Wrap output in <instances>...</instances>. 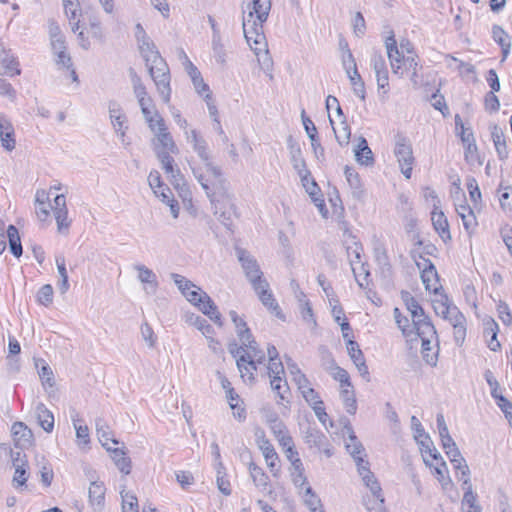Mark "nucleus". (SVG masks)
<instances>
[{
    "label": "nucleus",
    "instance_id": "1",
    "mask_svg": "<svg viewBox=\"0 0 512 512\" xmlns=\"http://www.w3.org/2000/svg\"><path fill=\"white\" fill-rule=\"evenodd\" d=\"M272 2H248L243 9V32L250 48L256 55L267 57L268 49L263 32V23L267 20Z\"/></svg>",
    "mask_w": 512,
    "mask_h": 512
},
{
    "label": "nucleus",
    "instance_id": "2",
    "mask_svg": "<svg viewBox=\"0 0 512 512\" xmlns=\"http://www.w3.org/2000/svg\"><path fill=\"white\" fill-rule=\"evenodd\" d=\"M193 175L205 191L211 205H231L233 193L230 183L224 177L220 167H210L207 172L201 169H193Z\"/></svg>",
    "mask_w": 512,
    "mask_h": 512
},
{
    "label": "nucleus",
    "instance_id": "3",
    "mask_svg": "<svg viewBox=\"0 0 512 512\" xmlns=\"http://www.w3.org/2000/svg\"><path fill=\"white\" fill-rule=\"evenodd\" d=\"M385 46L394 74L403 76L405 72L418 70L417 56L410 49L409 43L401 44L399 50L394 35H391L386 39Z\"/></svg>",
    "mask_w": 512,
    "mask_h": 512
},
{
    "label": "nucleus",
    "instance_id": "4",
    "mask_svg": "<svg viewBox=\"0 0 512 512\" xmlns=\"http://www.w3.org/2000/svg\"><path fill=\"white\" fill-rule=\"evenodd\" d=\"M171 278L190 303L197 306L207 316L214 313L216 305L206 292L180 274L172 273Z\"/></svg>",
    "mask_w": 512,
    "mask_h": 512
},
{
    "label": "nucleus",
    "instance_id": "5",
    "mask_svg": "<svg viewBox=\"0 0 512 512\" xmlns=\"http://www.w3.org/2000/svg\"><path fill=\"white\" fill-rule=\"evenodd\" d=\"M64 9L74 32L86 25L99 29V21L90 2H66Z\"/></svg>",
    "mask_w": 512,
    "mask_h": 512
},
{
    "label": "nucleus",
    "instance_id": "6",
    "mask_svg": "<svg viewBox=\"0 0 512 512\" xmlns=\"http://www.w3.org/2000/svg\"><path fill=\"white\" fill-rule=\"evenodd\" d=\"M152 80L155 83L157 91L159 92L162 100L169 103L171 98V76L169 67L165 60H158L157 63L146 66Z\"/></svg>",
    "mask_w": 512,
    "mask_h": 512
},
{
    "label": "nucleus",
    "instance_id": "7",
    "mask_svg": "<svg viewBox=\"0 0 512 512\" xmlns=\"http://www.w3.org/2000/svg\"><path fill=\"white\" fill-rule=\"evenodd\" d=\"M235 253L252 288L266 280L256 258L249 251L236 247Z\"/></svg>",
    "mask_w": 512,
    "mask_h": 512
},
{
    "label": "nucleus",
    "instance_id": "8",
    "mask_svg": "<svg viewBox=\"0 0 512 512\" xmlns=\"http://www.w3.org/2000/svg\"><path fill=\"white\" fill-rule=\"evenodd\" d=\"M402 174L410 179L413 169L414 157L412 147L405 137H398L394 149Z\"/></svg>",
    "mask_w": 512,
    "mask_h": 512
},
{
    "label": "nucleus",
    "instance_id": "9",
    "mask_svg": "<svg viewBox=\"0 0 512 512\" xmlns=\"http://www.w3.org/2000/svg\"><path fill=\"white\" fill-rule=\"evenodd\" d=\"M287 144L293 168L297 171L303 186H306L305 181L311 177V173L306 166L304 158L302 157L301 147L291 136L288 138Z\"/></svg>",
    "mask_w": 512,
    "mask_h": 512
},
{
    "label": "nucleus",
    "instance_id": "10",
    "mask_svg": "<svg viewBox=\"0 0 512 512\" xmlns=\"http://www.w3.org/2000/svg\"><path fill=\"white\" fill-rule=\"evenodd\" d=\"M424 263L416 262L418 268L421 270V279L425 289L438 294L441 288L437 270L434 264L429 259H423Z\"/></svg>",
    "mask_w": 512,
    "mask_h": 512
},
{
    "label": "nucleus",
    "instance_id": "11",
    "mask_svg": "<svg viewBox=\"0 0 512 512\" xmlns=\"http://www.w3.org/2000/svg\"><path fill=\"white\" fill-rule=\"evenodd\" d=\"M253 290L257 294L261 303L272 313H274L278 318L283 319V314L281 309L276 302L273 293L270 290L269 283L267 280L260 282V284L253 287Z\"/></svg>",
    "mask_w": 512,
    "mask_h": 512
},
{
    "label": "nucleus",
    "instance_id": "12",
    "mask_svg": "<svg viewBox=\"0 0 512 512\" xmlns=\"http://www.w3.org/2000/svg\"><path fill=\"white\" fill-rule=\"evenodd\" d=\"M431 221L435 231L439 234L444 242L451 240V234L449 230V223L440 207L434 203L433 211L431 212Z\"/></svg>",
    "mask_w": 512,
    "mask_h": 512
},
{
    "label": "nucleus",
    "instance_id": "13",
    "mask_svg": "<svg viewBox=\"0 0 512 512\" xmlns=\"http://www.w3.org/2000/svg\"><path fill=\"white\" fill-rule=\"evenodd\" d=\"M12 464L15 468L12 484L15 488H20L26 484L27 481V461L24 459L25 455L21 452H12Z\"/></svg>",
    "mask_w": 512,
    "mask_h": 512
},
{
    "label": "nucleus",
    "instance_id": "14",
    "mask_svg": "<svg viewBox=\"0 0 512 512\" xmlns=\"http://www.w3.org/2000/svg\"><path fill=\"white\" fill-rule=\"evenodd\" d=\"M0 62L3 68V75L14 77L21 74V69L19 68V61L17 58L11 53L10 50H7L3 43L0 41Z\"/></svg>",
    "mask_w": 512,
    "mask_h": 512
},
{
    "label": "nucleus",
    "instance_id": "15",
    "mask_svg": "<svg viewBox=\"0 0 512 512\" xmlns=\"http://www.w3.org/2000/svg\"><path fill=\"white\" fill-rule=\"evenodd\" d=\"M134 269L138 272L139 281L145 284L144 291L147 294L154 295L159 286L156 274L142 264L135 265Z\"/></svg>",
    "mask_w": 512,
    "mask_h": 512
},
{
    "label": "nucleus",
    "instance_id": "16",
    "mask_svg": "<svg viewBox=\"0 0 512 512\" xmlns=\"http://www.w3.org/2000/svg\"><path fill=\"white\" fill-rule=\"evenodd\" d=\"M157 129L153 131L158 139V142L162 146L160 151H168L171 153L177 152V147L172 139V136L167 131L164 120L160 115H156Z\"/></svg>",
    "mask_w": 512,
    "mask_h": 512
},
{
    "label": "nucleus",
    "instance_id": "17",
    "mask_svg": "<svg viewBox=\"0 0 512 512\" xmlns=\"http://www.w3.org/2000/svg\"><path fill=\"white\" fill-rule=\"evenodd\" d=\"M0 140L7 151H12L15 148L14 127L10 119L3 114L0 115Z\"/></svg>",
    "mask_w": 512,
    "mask_h": 512
},
{
    "label": "nucleus",
    "instance_id": "18",
    "mask_svg": "<svg viewBox=\"0 0 512 512\" xmlns=\"http://www.w3.org/2000/svg\"><path fill=\"white\" fill-rule=\"evenodd\" d=\"M213 214L218 221L230 232H233V216L236 212V207L232 202L231 205H213Z\"/></svg>",
    "mask_w": 512,
    "mask_h": 512
},
{
    "label": "nucleus",
    "instance_id": "19",
    "mask_svg": "<svg viewBox=\"0 0 512 512\" xmlns=\"http://www.w3.org/2000/svg\"><path fill=\"white\" fill-rule=\"evenodd\" d=\"M259 447L262 451L270 472L274 477H278L280 473V467L277 464L279 461V456L276 453L273 445L268 440H263Z\"/></svg>",
    "mask_w": 512,
    "mask_h": 512
},
{
    "label": "nucleus",
    "instance_id": "20",
    "mask_svg": "<svg viewBox=\"0 0 512 512\" xmlns=\"http://www.w3.org/2000/svg\"><path fill=\"white\" fill-rule=\"evenodd\" d=\"M171 152L168 151H157V158L162 164V168L166 174L170 175L172 178V184L175 187L179 186V180H182V175L179 169H175L173 166L174 159L170 156Z\"/></svg>",
    "mask_w": 512,
    "mask_h": 512
},
{
    "label": "nucleus",
    "instance_id": "21",
    "mask_svg": "<svg viewBox=\"0 0 512 512\" xmlns=\"http://www.w3.org/2000/svg\"><path fill=\"white\" fill-rule=\"evenodd\" d=\"M105 491L106 489L102 482L91 481L88 490V496L89 502L95 510H101L103 508L105 500Z\"/></svg>",
    "mask_w": 512,
    "mask_h": 512
},
{
    "label": "nucleus",
    "instance_id": "22",
    "mask_svg": "<svg viewBox=\"0 0 512 512\" xmlns=\"http://www.w3.org/2000/svg\"><path fill=\"white\" fill-rule=\"evenodd\" d=\"M193 150L197 153L198 157L201 159L202 164L197 166H192L191 169H201L202 171L207 172L208 168L216 167L211 161L210 152L208 150V145L206 140L203 138L201 140H197V143L194 144Z\"/></svg>",
    "mask_w": 512,
    "mask_h": 512
},
{
    "label": "nucleus",
    "instance_id": "23",
    "mask_svg": "<svg viewBox=\"0 0 512 512\" xmlns=\"http://www.w3.org/2000/svg\"><path fill=\"white\" fill-rule=\"evenodd\" d=\"M492 37L493 40L500 45L501 47V62H504L511 49V37L504 31V29L499 25H494L492 27Z\"/></svg>",
    "mask_w": 512,
    "mask_h": 512
},
{
    "label": "nucleus",
    "instance_id": "24",
    "mask_svg": "<svg viewBox=\"0 0 512 512\" xmlns=\"http://www.w3.org/2000/svg\"><path fill=\"white\" fill-rule=\"evenodd\" d=\"M236 364L244 382H248L250 384L254 383V374L257 371V364H255V360H248L246 355H240L239 358L236 359Z\"/></svg>",
    "mask_w": 512,
    "mask_h": 512
},
{
    "label": "nucleus",
    "instance_id": "25",
    "mask_svg": "<svg viewBox=\"0 0 512 512\" xmlns=\"http://www.w3.org/2000/svg\"><path fill=\"white\" fill-rule=\"evenodd\" d=\"M107 450L111 453V458L120 472L125 475L130 474L132 463L131 459L126 456L125 450L123 448L112 449L110 447H107Z\"/></svg>",
    "mask_w": 512,
    "mask_h": 512
},
{
    "label": "nucleus",
    "instance_id": "26",
    "mask_svg": "<svg viewBox=\"0 0 512 512\" xmlns=\"http://www.w3.org/2000/svg\"><path fill=\"white\" fill-rule=\"evenodd\" d=\"M326 435L316 427H308L304 431V441L310 448L321 450L327 444Z\"/></svg>",
    "mask_w": 512,
    "mask_h": 512
},
{
    "label": "nucleus",
    "instance_id": "27",
    "mask_svg": "<svg viewBox=\"0 0 512 512\" xmlns=\"http://www.w3.org/2000/svg\"><path fill=\"white\" fill-rule=\"evenodd\" d=\"M416 442H417V444H419L421 446L423 460L426 465H428L429 467L433 466L432 463H430V461L428 460V458L426 456H424V454H427L429 457H431L435 461H438L439 459H441L440 453L435 448V446L428 434L425 435L424 437L420 438Z\"/></svg>",
    "mask_w": 512,
    "mask_h": 512
},
{
    "label": "nucleus",
    "instance_id": "28",
    "mask_svg": "<svg viewBox=\"0 0 512 512\" xmlns=\"http://www.w3.org/2000/svg\"><path fill=\"white\" fill-rule=\"evenodd\" d=\"M491 137H492L496 152L498 154V157L501 160L506 159L508 157V151H507L505 136H504L502 129L497 125H493L491 128Z\"/></svg>",
    "mask_w": 512,
    "mask_h": 512
},
{
    "label": "nucleus",
    "instance_id": "29",
    "mask_svg": "<svg viewBox=\"0 0 512 512\" xmlns=\"http://www.w3.org/2000/svg\"><path fill=\"white\" fill-rule=\"evenodd\" d=\"M356 161L363 165H372L374 158L367 140L364 137L359 138V143L354 150Z\"/></svg>",
    "mask_w": 512,
    "mask_h": 512
},
{
    "label": "nucleus",
    "instance_id": "30",
    "mask_svg": "<svg viewBox=\"0 0 512 512\" xmlns=\"http://www.w3.org/2000/svg\"><path fill=\"white\" fill-rule=\"evenodd\" d=\"M95 426L98 439L104 447H108L109 441L113 444H118V441L112 437L109 425L102 417L95 420Z\"/></svg>",
    "mask_w": 512,
    "mask_h": 512
},
{
    "label": "nucleus",
    "instance_id": "31",
    "mask_svg": "<svg viewBox=\"0 0 512 512\" xmlns=\"http://www.w3.org/2000/svg\"><path fill=\"white\" fill-rule=\"evenodd\" d=\"M340 397L342 399L346 412L350 415H354L357 410V401L352 384L350 386L341 387Z\"/></svg>",
    "mask_w": 512,
    "mask_h": 512
},
{
    "label": "nucleus",
    "instance_id": "32",
    "mask_svg": "<svg viewBox=\"0 0 512 512\" xmlns=\"http://www.w3.org/2000/svg\"><path fill=\"white\" fill-rule=\"evenodd\" d=\"M36 415L39 425L46 432H51L54 428V417L53 414L46 408L42 403L36 406Z\"/></svg>",
    "mask_w": 512,
    "mask_h": 512
},
{
    "label": "nucleus",
    "instance_id": "33",
    "mask_svg": "<svg viewBox=\"0 0 512 512\" xmlns=\"http://www.w3.org/2000/svg\"><path fill=\"white\" fill-rule=\"evenodd\" d=\"M229 315L236 327L237 335L241 343L252 341V334L250 329L247 327L246 322L235 311H230Z\"/></svg>",
    "mask_w": 512,
    "mask_h": 512
},
{
    "label": "nucleus",
    "instance_id": "34",
    "mask_svg": "<svg viewBox=\"0 0 512 512\" xmlns=\"http://www.w3.org/2000/svg\"><path fill=\"white\" fill-rule=\"evenodd\" d=\"M438 297L433 300V308L437 315L445 318L449 313L455 308L454 305L450 303L448 296L444 293L438 292Z\"/></svg>",
    "mask_w": 512,
    "mask_h": 512
},
{
    "label": "nucleus",
    "instance_id": "35",
    "mask_svg": "<svg viewBox=\"0 0 512 512\" xmlns=\"http://www.w3.org/2000/svg\"><path fill=\"white\" fill-rule=\"evenodd\" d=\"M248 468L250 476L255 486L265 490L269 483L268 475L264 472V470L261 467L257 466L254 462H250Z\"/></svg>",
    "mask_w": 512,
    "mask_h": 512
},
{
    "label": "nucleus",
    "instance_id": "36",
    "mask_svg": "<svg viewBox=\"0 0 512 512\" xmlns=\"http://www.w3.org/2000/svg\"><path fill=\"white\" fill-rule=\"evenodd\" d=\"M7 238L11 253L19 258L22 255V245L18 229L14 225H9L7 228Z\"/></svg>",
    "mask_w": 512,
    "mask_h": 512
},
{
    "label": "nucleus",
    "instance_id": "37",
    "mask_svg": "<svg viewBox=\"0 0 512 512\" xmlns=\"http://www.w3.org/2000/svg\"><path fill=\"white\" fill-rule=\"evenodd\" d=\"M244 347H246L249 351H246L243 355H246L248 360H255V364L264 363L266 357L262 350L259 349L256 341L252 337V341H246V343H242Z\"/></svg>",
    "mask_w": 512,
    "mask_h": 512
},
{
    "label": "nucleus",
    "instance_id": "38",
    "mask_svg": "<svg viewBox=\"0 0 512 512\" xmlns=\"http://www.w3.org/2000/svg\"><path fill=\"white\" fill-rule=\"evenodd\" d=\"M363 252L362 245L352 237L351 244H347L346 253L351 267L361 264V255Z\"/></svg>",
    "mask_w": 512,
    "mask_h": 512
},
{
    "label": "nucleus",
    "instance_id": "39",
    "mask_svg": "<svg viewBox=\"0 0 512 512\" xmlns=\"http://www.w3.org/2000/svg\"><path fill=\"white\" fill-rule=\"evenodd\" d=\"M497 332H498V324L490 319L485 324V336H490V340H488V347L492 351H497L500 348V342L497 340Z\"/></svg>",
    "mask_w": 512,
    "mask_h": 512
},
{
    "label": "nucleus",
    "instance_id": "40",
    "mask_svg": "<svg viewBox=\"0 0 512 512\" xmlns=\"http://www.w3.org/2000/svg\"><path fill=\"white\" fill-rule=\"evenodd\" d=\"M349 80H350V83L353 87V92L355 93V95H357L359 98H361L362 100L365 99V83L361 77V75L359 74L357 68H355V70H352L351 72H349V74H347Z\"/></svg>",
    "mask_w": 512,
    "mask_h": 512
},
{
    "label": "nucleus",
    "instance_id": "41",
    "mask_svg": "<svg viewBox=\"0 0 512 512\" xmlns=\"http://www.w3.org/2000/svg\"><path fill=\"white\" fill-rule=\"evenodd\" d=\"M287 368L292 376L293 381L298 386V389L305 388V386L310 383L308 378L305 376V374L302 373L298 365L291 361V359H288L287 361Z\"/></svg>",
    "mask_w": 512,
    "mask_h": 512
},
{
    "label": "nucleus",
    "instance_id": "42",
    "mask_svg": "<svg viewBox=\"0 0 512 512\" xmlns=\"http://www.w3.org/2000/svg\"><path fill=\"white\" fill-rule=\"evenodd\" d=\"M216 471H217L216 482H217L218 489L224 495L229 496L231 494V487H230L229 480L226 478L225 467H224L222 461L218 462V467H216Z\"/></svg>",
    "mask_w": 512,
    "mask_h": 512
},
{
    "label": "nucleus",
    "instance_id": "43",
    "mask_svg": "<svg viewBox=\"0 0 512 512\" xmlns=\"http://www.w3.org/2000/svg\"><path fill=\"white\" fill-rule=\"evenodd\" d=\"M57 270L60 275V282L58 288L62 294H65L69 289L68 273L66 270L65 259L62 256L56 257Z\"/></svg>",
    "mask_w": 512,
    "mask_h": 512
},
{
    "label": "nucleus",
    "instance_id": "44",
    "mask_svg": "<svg viewBox=\"0 0 512 512\" xmlns=\"http://www.w3.org/2000/svg\"><path fill=\"white\" fill-rule=\"evenodd\" d=\"M57 223V231L60 234H67L71 225V220L68 219V209H60L53 211Z\"/></svg>",
    "mask_w": 512,
    "mask_h": 512
},
{
    "label": "nucleus",
    "instance_id": "45",
    "mask_svg": "<svg viewBox=\"0 0 512 512\" xmlns=\"http://www.w3.org/2000/svg\"><path fill=\"white\" fill-rule=\"evenodd\" d=\"M270 386L274 392L283 400L285 393L288 391L287 381L285 375L270 376Z\"/></svg>",
    "mask_w": 512,
    "mask_h": 512
},
{
    "label": "nucleus",
    "instance_id": "46",
    "mask_svg": "<svg viewBox=\"0 0 512 512\" xmlns=\"http://www.w3.org/2000/svg\"><path fill=\"white\" fill-rule=\"evenodd\" d=\"M122 498V512H139L138 500L132 493L125 491L120 492Z\"/></svg>",
    "mask_w": 512,
    "mask_h": 512
},
{
    "label": "nucleus",
    "instance_id": "47",
    "mask_svg": "<svg viewBox=\"0 0 512 512\" xmlns=\"http://www.w3.org/2000/svg\"><path fill=\"white\" fill-rule=\"evenodd\" d=\"M346 449L353 459L366 456L363 445L357 440V437L351 431L349 442L346 444Z\"/></svg>",
    "mask_w": 512,
    "mask_h": 512
},
{
    "label": "nucleus",
    "instance_id": "48",
    "mask_svg": "<svg viewBox=\"0 0 512 512\" xmlns=\"http://www.w3.org/2000/svg\"><path fill=\"white\" fill-rule=\"evenodd\" d=\"M422 341L421 347H422V356L424 361L431 365L436 366L437 364V357H438V351L432 352V354H428V351H431V342L434 338H420Z\"/></svg>",
    "mask_w": 512,
    "mask_h": 512
},
{
    "label": "nucleus",
    "instance_id": "49",
    "mask_svg": "<svg viewBox=\"0 0 512 512\" xmlns=\"http://www.w3.org/2000/svg\"><path fill=\"white\" fill-rule=\"evenodd\" d=\"M434 472L436 474L438 481L441 483L444 489H446L447 486L452 484L451 478L448 475H446L448 469L446 463L443 461L442 458L437 461V465L434 467Z\"/></svg>",
    "mask_w": 512,
    "mask_h": 512
},
{
    "label": "nucleus",
    "instance_id": "50",
    "mask_svg": "<svg viewBox=\"0 0 512 512\" xmlns=\"http://www.w3.org/2000/svg\"><path fill=\"white\" fill-rule=\"evenodd\" d=\"M211 45H212L213 56L216 59V61L221 65L225 64L226 51H225L224 45L222 43L221 36L212 37Z\"/></svg>",
    "mask_w": 512,
    "mask_h": 512
},
{
    "label": "nucleus",
    "instance_id": "51",
    "mask_svg": "<svg viewBox=\"0 0 512 512\" xmlns=\"http://www.w3.org/2000/svg\"><path fill=\"white\" fill-rule=\"evenodd\" d=\"M291 476L295 486H303L306 483L307 478L304 474L302 461H294L292 465Z\"/></svg>",
    "mask_w": 512,
    "mask_h": 512
},
{
    "label": "nucleus",
    "instance_id": "52",
    "mask_svg": "<svg viewBox=\"0 0 512 512\" xmlns=\"http://www.w3.org/2000/svg\"><path fill=\"white\" fill-rule=\"evenodd\" d=\"M301 118L303 122V126L305 128V131L311 140L312 148H316V136H317V129L313 123V121L305 115V110H302Z\"/></svg>",
    "mask_w": 512,
    "mask_h": 512
},
{
    "label": "nucleus",
    "instance_id": "53",
    "mask_svg": "<svg viewBox=\"0 0 512 512\" xmlns=\"http://www.w3.org/2000/svg\"><path fill=\"white\" fill-rule=\"evenodd\" d=\"M130 74H131V81H132V85H133L134 94H135L137 100H139V99L143 100V97L148 96L146 87L144 86L141 78L133 70L130 71Z\"/></svg>",
    "mask_w": 512,
    "mask_h": 512
},
{
    "label": "nucleus",
    "instance_id": "54",
    "mask_svg": "<svg viewBox=\"0 0 512 512\" xmlns=\"http://www.w3.org/2000/svg\"><path fill=\"white\" fill-rule=\"evenodd\" d=\"M364 505L368 512H388L384 505V497H365Z\"/></svg>",
    "mask_w": 512,
    "mask_h": 512
},
{
    "label": "nucleus",
    "instance_id": "55",
    "mask_svg": "<svg viewBox=\"0 0 512 512\" xmlns=\"http://www.w3.org/2000/svg\"><path fill=\"white\" fill-rule=\"evenodd\" d=\"M346 346L348 354L352 361L354 362V364L365 360L363 352L356 341H354L353 339H348V341L346 342Z\"/></svg>",
    "mask_w": 512,
    "mask_h": 512
},
{
    "label": "nucleus",
    "instance_id": "56",
    "mask_svg": "<svg viewBox=\"0 0 512 512\" xmlns=\"http://www.w3.org/2000/svg\"><path fill=\"white\" fill-rule=\"evenodd\" d=\"M37 301L39 304L48 306L53 301V287L50 284L43 285L37 293Z\"/></svg>",
    "mask_w": 512,
    "mask_h": 512
},
{
    "label": "nucleus",
    "instance_id": "57",
    "mask_svg": "<svg viewBox=\"0 0 512 512\" xmlns=\"http://www.w3.org/2000/svg\"><path fill=\"white\" fill-rule=\"evenodd\" d=\"M351 268H352L353 274L355 276V279H356V282L358 283V285L361 288L367 287L369 284L368 278L370 276V273H369V270L365 267L364 263L360 264L359 272L357 270L356 265H354V267H351Z\"/></svg>",
    "mask_w": 512,
    "mask_h": 512
},
{
    "label": "nucleus",
    "instance_id": "58",
    "mask_svg": "<svg viewBox=\"0 0 512 512\" xmlns=\"http://www.w3.org/2000/svg\"><path fill=\"white\" fill-rule=\"evenodd\" d=\"M395 322L399 329H401L404 336H411L412 330H410V324L407 317L402 316L399 308H394L393 311Z\"/></svg>",
    "mask_w": 512,
    "mask_h": 512
},
{
    "label": "nucleus",
    "instance_id": "59",
    "mask_svg": "<svg viewBox=\"0 0 512 512\" xmlns=\"http://www.w3.org/2000/svg\"><path fill=\"white\" fill-rule=\"evenodd\" d=\"M419 338H437V332L431 320L422 323L420 327L414 330Z\"/></svg>",
    "mask_w": 512,
    "mask_h": 512
},
{
    "label": "nucleus",
    "instance_id": "60",
    "mask_svg": "<svg viewBox=\"0 0 512 512\" xmlns=\"http://www.w3.org/2000/svg\"><path fill=\"white\" fill-rule=\"evenodd\" d=\"M365 456L354 459L357 471L362 478V481H370L373 477V473L370 471L369 462L364 459Z\"/></svg>",
    "mask_w": 512,
    "mask_h": 512
},
{
    "label": "nucleus",
    "instance_id": "61",
    "mask_svg": "<svg viewBox=\"0 0 512 512\" xmlns=\"http://www.w3.org/2000/svg\"><path fill=\"white\" fill-rule=\"evenodd\" d=\"M266 375L268 377L274 375H285V370L283 363L280 358L268 360V365L266 368Z\"/></svg>",
    "mask_w": 512,
    "mask_h": 512
},
{
    "label": "nucleus",
    "instance_id": "62",
    "mask_svg": "<svg viewBox=\"0 0 512 512\" xmlns=\"http://www.w3.org/2000/svg\"><path fill=\"white\" fill-rule=\"evenodd\" d=\"M304 503L309 508V510L322 505L321 499L318 497V495H316L310 486H308L305 490Z\"/></svg>",
    "mask_w": 512,
    "mask_h": 512
},
{
    "label": "nucleus",
    "instance_id": "63",
    "mask_svg": "<svg viewBox=\"0 0 512 512\" xmlns=\"http://www.w3.org/2000/svg\"><path fill=\"white\" fill-rule=\"evenodd\" d=\"M305 401L311 406L316 405L318 401H322L319 394L310 387V383L305 388L299 389Z\"/></svg>",
    "mask_w": 512,
    "mask_h": 512
},
{
    "label": "nucleus",
    "instance_id": "64",
    "mask_svg": "<svg viewBox=\"0 0 512 512\" xmlns=\"http://www.w3.org/2000/svg\"><path fill=\"white\" fill-rule=\"evenodd\" d=\"M500 205L503 210L512 212V188L505 187L502 189L499 197Z\"/></svg>",
    "mask_w": 512,
    "mask_h": 512
}]
</instances>
